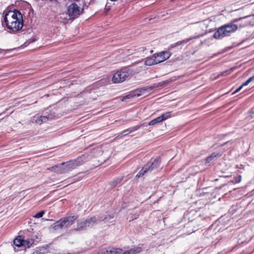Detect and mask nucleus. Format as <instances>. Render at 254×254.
I'll return each instance as SVG.
<instances>
[{
	"label": "nucleus",
	"instance_id": "20",
	"mask_svg": "<svg viewBox=\"0 0 254 254\" xmlns=\"http://www.w3.org/2000/svg\"><path fill=\"white\" fill-rule=\"evenodd\" d=\"M222 35V26L219 27L218 30L214 33L213 37L215 39H219L221 38Z\"/></svg>",
	"mask_w": 254,
	"mask_h": 254
},
{
	"label": "nucleus",
	"instance_id": "10",
	"mask_svg": "<svg viewBox=\"0 0 254 254\" xmlns=\"http://www.w3.org/2000/svg\"><path fill=\"white\" fill-rule=\"evenodd\" d=\"M55 117L56 116L55 115L51 114L47 116H41L37 117L35 119V117H34L33 120H34L35 122L38 125H41L42 123H45L49 120L54 119Z\"/></svg>",
	"mask_w": 254,
	"mask_h": 254
},
{
	"label": "nucleus",
	"instance_id": "1",
	"mask_svg": "<svg viewBox=\"0 0 254 254\" xmlns=\"http://www.w3.org/2000/svg\"><path fill=\"white\" fill-rule=\"evenodd\" d=\"M4 20L7 28L13 32L20 30L23 26L22 14L17 10L9 11L5 14Z\"/></svg>",
	"mask_w": 254,
	"mask_h": 254
},
{
	"label": "nucleus",
	"instance_id": "4",
	"mask_svg": "<svg viewBox=\"0 0 254 254\" xmlns=\"http://www.w3.org/2000/svg\"><path fill=\"white\" fill-rule=\"evenodd\" d=\"M99 221V219L95 216L86 219H83L77 222V227L74 230L75 231L85 230L87 228L92 227L95 224H97Z\"/></svg>",
	"mask_w": 254,
	"mask_h": 254
},
{
	"label": "nucleus",
	"instance_id": "8",
	"mask_svg": "<svg viewBox=\"0 0 254 254\" xmlns=\"http://www.w3.org/2000/svg\"><path fill=\"white\" fill-rule=\"evenodd\" d=\"M238 29V25L233 22L223 25V36H229L232 33L235 32Z\"/></svg>",
	"mask_w": 254,
	"mask_h": 254
},
{
	"label": "nucleus",
	"instance_id": "6",
	"mask_svg": "<svg viewBox=\"0 0 254 254\" xmlns=\"http://www.w3.org/2000/svg\"><path fill=\"white\" fill-rule=\"evenodd\" d=\"M67 13L70 19H75L81 13L79 7L75 3H71L68 8Z\"/></svg>",
	"mask_w": 254,
	"mask_h": 254
},
{
	"label": "nucleus",
	"instance_id": "22",
	"mask_svg": "<svg viewBox=\"0 0 254 254\" xmlns=\"http://www.w3.org/2000/svg\"><path fill=\"white\" fill-rule=\"evenodd\" d=\"M154 89L153 86H146L140 88L141 91L143 93V94L146 92H149L151 91L152 90Z\"/></svg>",
	"mask_w": 254,
	"mask_h": 254
},
{
	"label": "nucleus",
	"instance_id": "42",
	"mask_svg": "<svg viewBox=\"0 0 254 254\" xmlns=\"http://www.w3.org/2000/svg\"><path fill=\"white\" fill-rule=\"evenodd\" d=\"M32 254H38V252H34V253H33Z\"/></svg>",
	"mask_w": 254,
	"mask_h": 254
},
{
	"label": "nucleus",
	"instance_id": "23",
	"mask_svg": "<svg viewBox=\"0 0 254 254\" xmlns=\"http://www.w3.org/2000/svg\"><path fill=\"white\" fill-rule=\"evenodd\" d=\"M141 251V248L139 247H134L130 249V252H131V254H137L140 253Z\"/></svg>",
	"mask_w": 254,
	"mask_h": 254
},
{
	"label": "nucleus",
	"instance_id": "12",
	"mask_svg": "<svg viewBox=\"0 0 254 254\" xmlns=\"http://www.w3.org/2000/svg\"><path fill=\"white\" fill-rule=\"evenodd\" d=\"M143 94V93L142 92V91H141V90H140V88H137L136 89H135L132 93V95L130 96V95H127L125 97H124L123 98H122V101H126L127 99H129L130 97H139L140 96V95H141L142 94Z\"/></svg>",
	"mask_w": 254,
	"mask_h": 254
},
{
	"label": "nucleus",
	"instance_id": "41",
	"mask_svg": "<svg viewBox=\"0 0 254 254\" xmlns=\"http://www.w3.org/2000/svg\"><path fill=\"white\" fill-rule=\"evenodd\" d=\"M251 112H252V113H254V108L252 109V111H251Z\"/></svg>",
	"mask_w": 254,
	"mask_h": 254
},
{
	"label": "nucleus",
	"instance_id": "18",
	"mask_svg": "<svg viewBox=\"0 0 254 254\" xmlns=\"http://www.w3.org/2000/svg\"><path fill=\"white\" fill-rule=\"evenodd\" d=\"M13 244L17 247L23 246V239L21 236H18L13 240Z\"/></svg>",
	"mask_w": 254,
	"mask_h": 254
},
{
	"label": "nucleus",
	"instance_id": "38",
	"mask_svg": "<svg viewBox=\"0 0 254 254\" xmlns=\"http://www.w3.org/2000/svg\"><path fill=\"white\" fill-rule=\"evenodd\" d=\"M34 41H35L34 39H29L28 41H27V42H26L25 43V44H26L27 43L30 44V43L33 42Z\"/></svg>",
	"mask_w": 254,
	"mask_h": 254
},
{
	"label": "nucleus",
	"instance_id": "13",
	"mask_svg": "<svg viewBox=\"0 0 254 254\" xmlns=\"http://www.w3.org/2000/svg\"><path fill=\"white\" fill-rule=\"evenodd\" d=\"M144 64L146 65L151 66L154 64H156L157 63L155 61V56L152 55L151 56L146 58L144 61Z\"/></svg>",
	"mask_w": 254,
	"mask_h": 254
},
{
	"label": "nucleus",
	"instance_id": "43",
	"mask_svg": "<svg viewBox=\"0 0 254 254\" xmlns=\"http://www.w3.org/2000/svg\"><path fill=\"white\" fill-rule=\"evenodd\" d=\"M227 143H228V142H227L226 143V144H227ZM224 144H225V143H223V145H224Z\"/></svg>",
	"mask_w": 254,
	"mask_h": 254
},
{
	"label": "nucleus",
	"instance_id": "25",
	"mask_svg": "<svg viewBox=\"0 0 254 254\" xmlns=\"http://www.w3.org/2000/svg\"><path fill=\"white\" fill-rule=\"evenodd\" d=\"M168 82H168V80H166V81H162V82H159V83H155V84H154L153 85V88H158V87H159L164 86L165 85H166Z\"/></svg>",
	"mask_w": 254,
	"mask_h": 254
},
{
	"label": "nucleus",
	"instance_id": "11",
	"mask_svg": "<svg viewBox=\"0 0 254 254\" xmlns=\"http://www.w3.org/2000/svg\"><path fill=\"white\" fill-rule=\"evenodd\" d=\"M65 163L63 162L59 165H57L54 166L50 168H49V170L58 173H64L67 172V170L65 169Z\"/></svg>",
	"mask_w": 254,
	"mask_h": 254
},
{
	"label": "nucleus",
	"instance_id": "28",
	"mask_svg": "<svg viewBox=\"0 0 254 254\" xmlns=\"http://www.w3.org/2000/svg\"><path fill=\"white\" fill-rule=\"evenodd\" d=\"M129 130L128 128L127 129H125V130H124L123 131H122L119 135H118V137L119 136H126L128 134L130 133V132H128L127 131Z\"/></svg>",
	"mask_w": 254,
	"mask_h": 254
},
{
	"label": "nucleus",
	"instance_id": "33",
	"mask_svg": "<svg viewBox=\"0 0 254 254\" xmlns=\"http://www.w3.org/2000/svg\"><path fill=\"white\" fill-rule=\"evenodd\" d=\"M114 251H115V254H122V250L119 248H114Z\"/></svg>",
	"mask_w": 254,
	"mask_h": 254
},
{
	"label": "nucleus",
	"instance_id": "16",
	"mask_svg": "<svg viewBox=\"0 0 254 254\" xmlns=\"http://www.w3.org/2000/svg\"><path fill=\"white\" fill-rule=\"evenodd\" d=\"M114 217V216L113 214H106V216L102 218V217H100V219H99L100 221H104L105 223H113L114 221H111V219H113Z\"/></svg>",
	"mask_w": 254,
	"mask_h": 254
},
{
	"label": "nucleus",
	"instance_id": "7",
	"mask_svg": "<svg viewBox=\"0 0 254 254\" xmlns=\"http://www.w3.org/2000/svg\"><path fill=\"white\" fill-rule=\"evenodd\" d=\"M83 160L82 157H79L76 159L73 160H70L65 163V169L67 172L70 171L72 169L75 168L76 167L82 164Z\"/></svg>",
	"mask_w": 254,
	"mask_h": 254
},
{
	"label": "nucleus",
	"instance_id": "32",
	"mask_svg": "<svg viewBox=\"0 0 254 254\" xmlns=\"http://www.w3.org/2000/svg\"><path fill=\"white\" fill-rule=\"evenodd\" d=\"M114 248H109L107 249V252L108 254H115V251H114Z\"/></svg>",
	"mask_w": 254,
	"mask_h": 254
},
{
	"label": "nucleus",
	"instance_id": "14",
	"mask_svg": "<svg viewBox=\"0 0 254 254\" xmlns=\"http://www.w3.org/2000/svg\"><path fill=\"white\" fill-rule=\"evenodd\" d=\"M199 37H200V35H198V36H194V37H190L189 38H187V39H184V40H183L182 41H179V42H177V43H175L174 44H172L171 47L172 48H173V47H176V46H178L181 45L182 44H186L187 43H188V42H189L191 40L199 38Z\"/></svg>",
	"mask_w": 254,
	"mask_h": 254
},
{
	"label": "nucleus",
	"instance_id": "29",
	"mask_svg": "<svg viewBox=\"0 0 254 254\" xmlns=\"http://www.w3.org/2000/svg\"><path fill=\"white\" fill-rule=\"evenodd\" d=\"M44 214V211H41L37 213L34 216V218H41V217H42L43 216Z\"/></svg>",
	"mask_w": 254,
	"mask_h": 254
},
{
	"label": "nucleus",
	"instance_id": "31",
	"mask_svg": "<svg viewBox=\"0 0 254 254\" xmlns=\"http://www.w3.org/2000/svg\"><path fill=\"white\" fill-rule=\"evenodd\" d=\"M198 27H200L201 29L204 30L206 28L205 25L203 21L199 22L197 25Z\"/></svg>",
	"mask_w": 254,
	"mask_h": 254
},
{
	"label": "nucleus",
	"instance_id": "36",
	"mask_svg": "<svg viewBox=\"0 0 254 254\" xmlns=\"http://www.w3.org/2000/svg\"><path fill=\"white\" fill-rule=\"evenodd\" d=\"M106 252H107V250H102L99 251L97 254H108Z\"/></svg>",
	"mask_w": 254,
	"mask_h": 254
},
{
	"label": "nucleus",
	"instance_id": "21",
	"mask_svg": "<svg viewBox=\"0 0 254 254\" xmlns=\"http://www.w3.org/2000/svg\"><path fill=\"white\" fill-rule=\"evenodd\" d=\"M142 126L146 127L147 125H145V124H142L138 125L137 126L128 128L129 130H128L127 131L128 132L129 131L130 133H131L134 131L138 130Z\"/></svg>",
	"mask_w": 254,
	"mask_h": 254
},
{
	"label": "nucleus",
	"instance_id": "30",
	"mask_svg": "<svg viewBox=\"0 0 254 254\" xmlns=\"http://www.w3.org/2000/svg\"><path fill=\"white\" fill-rule=\"evenodd\" d=\"M248 23L247 22H242L241 23L237 24L238 25V28H241L246 26Z\"/></svg>",
	"mask_w": 254,
	"mask_h": 254
},
{
	"label": "nucleus",
	"instance_id": "15",
	"mask_svg": "<svg viewBox=\"0 0 254 254\" xmlns=\"http://www.w3.org/2000/svg\"><path fill=\"white\" fill-rule=\"evenodd\" d=\"M35 242V240L33 238H26L25 236L23 239V246L27 248L30 247Z\"/></svg>",
	"mask_w": 254,
	"mask_h": 254
},
{
	"label": "nucleus",
	"instance_id": "34",
	"mask_svg": "<svg viewBox=\"0 0 254 254\" xmlns=\"http://www.w3.org/2000/svg\"><path fill=\"white\" fill-rule=\"evenodd\" d=\"M122 180V179L118 178L116 179V180H114L112 182V185L115 186L118 183H119Z\"/></svg>",
	"mask_w": 254,
	"mask_h": 254
},
{
	"label": "nucleus",
	"instance_id": "3",
	"mask_svg": "<svg viewBox=\"0 0 254 254\" xmlns=\"http://www.w3.org/2000/svg\"><path fill=\"white\" fill-rule=\"evenodd\" d=\"M78 216L76 215L69 216L62 218L54 223L51 227L54 230L68 228L72 224L73 222L76 220Z\"/></svg>",
	"mask_w": 254,
	"mask_h": 254
},
{
	"label": "nucleus",
	"instance_id": "9",
	"mask_svg": "<svg viewBox=\"0 0 254 254\" xmlns=\"http://www.w3.org/2000/svg\"><path fill=\"white\" fill-rule=\"evenodd\" d=\"M171 54L169 52L162 51L154 54L155 57V61L157 64L163 62L170 58Z\"/></svg>",
	"mask_w": 254,
	"mask_h": 254
},
{
	"label": "nucleus",
	"instance_id": "24",
	"mask_svg": "<svg viewBox=\"0 0 254 254\" xmlns=\"http://www.w3.org/2000/svg\"><path fill=\"white\" fill-rule=\"evenodd\" d=\"M168 82H168V80H166V81H162V82H159V83H155V84H154L153 85V88H158V87H159L164 86L165 85H166Z\"/></svg>",
	"mask_w": 254,
	"mask_h": 254
},
{
	"label": "nucleus",
	"instance_id": "19",
	"mask_svg": "<svg viewBox=\"0 0 254 254\" xmlns=\"http://www.w3.org/2000/svg\"><path fill=\"white\" fill-rule=\"evenodd\" d=\"M162 122V119L161 118L160 116L158 117L157 118L154 119L153 120L150 121L147 126H154L156 124H158L159 123H160Z\"/></svg>",
	"mask_w": 254,
	"mask_h": 254
},
{
	"label": "nucleus",
	"instance_id": "35",
	"mask_svg": "<svg viewBox=\"0 0 254 254\" xmlns=\"http://www.w3.org/2000/svg\"><path fill=\"white\" fill-rule=\"evenodd\" d=\"M247 17V16H245V17H241V18H236L235 19L233 20V22H239V21H242L243 19Z\"/></svg>",
	"mask_w": 254,
	"mask_h": 254
},
{
	"label": "nucleus",
	"instance_id": "27",
	"mask_svg": "<svg viewBox=\"0 0 254 254\" xmlns=\"http://www.w3.org/2000/svg\"><path fill=\"white\" fill-rule=\"evenodd\" d=\"M170 114H171L170 112H166V113L162 114L160 116L161 117V118L162 119V121L169 118L171 116Z\"/></svg>",
	"mask_w": 254,
	"mask_h": 254
},
{
	"label": "nucleus",
	"instance_id": "17",
	"mask_svg": "<svg viewBox=\"0 0 254 254\" xmlns=\"http://www.w3.org/2000/svg\"><path fill=\"white\" fill-rule=\"evenodd\" d=\"M254 81V75L250 77L247 80H246L244 83H243L239 88H238L235 92L233 93L234 94L235 93L238 92L242 88L243 86H246L248 85L250 82Z\"/></svg>",
	"mask_w": 254,
	"mask_h": 254
},
{
	"label": "nucleus",
	"instance_id": "37",
	"mask_svg": "<svg viewBox=\"0 0 254 254\" xmlns=\"http://www.w3.org/2000/svg\"><path fill=\"white\" fill-rule=\"evenodd\" d=\"M241 181V176H239L238 177H237L235 179V183H238L240 182Z\"/></svg>",
	"mask_w": 254,
	"mask_h": 254
},
{
	"label": "nucleus",
	"instance_id": "40",
	"mask_svg": "<svg viewBox=\"0 0 254 254\" xmlns=\"http://www.w3.org/2000/svg\"><path fill=\"white\" fill-rule=\"evenodd\" d=\"M140 49H141V50L142 51H144L146 49V48L145 47H141Z\"/></svg>",
	"mask_w": 254,
	"mask_h": 254
},
{
	"label": "nucleus",
	"instance_id": "26",
	"mask_svg": "<svg viewBox=\"0 0 254 254\" xmlns=\"http://www.w3.org/2000/svg\"><path fill=\"white\" fill-rule=\"evenodd\" d=\"M218 156V154H216L213 153L211 155L208 157L205 160V164L209 163L211 161H212L214 158H216Z\"/></svg>",
	"mask_w": 254,
	"mask_h": 254
},
{
	"label": "nucleus",
	"instance_id": "5",
	"mask_svg": "<svg viewBox=\"0 0 254 254\" xmlns=\"http://www.w3.org/2000/svg\"><path fill=\"white\" fill-rule=\"evenodd\" d=\"M160 162L161 160L159 157L155 159L150 165L147 164L143 167L141 170L136 175L135 177L139 178L143 176L146 173L148 172H151L154 170L157 169L160 165Z\"/></svg>",
	"mask_w": 254,
	"mask_h": 254
},
{
	"label": "nucleus",
	"instance_id": "39",
	"mask_svg": "<svg viewBox=\"0 0 254 254\" xmlns=\"http://www.w3.org/2000/svg\"><path fill=\"white\" fill-rule=\"evenodd\" d=\"M122 254H131V252H130V250H129L125 252Z\"/></svg>",
	"mask_w": 254,
	"mask_h": 254
},
{
	"label": "nucleus",
	"instance_id": "2",
	"mask_svg": "<svg viewBox=\"0 0 254 254\" xmlns=\"http://www.w3.org/2000/svg\"><path fill=\"white\" fill-rule=\"evenodd\" d=\"M133 74L134 71L132 69L128 66L124 67L114 74L112 81L115 83H121Z\"/></svg>",
	"mask_w": 254,
	"mask_h": 254
}]
</instances>
